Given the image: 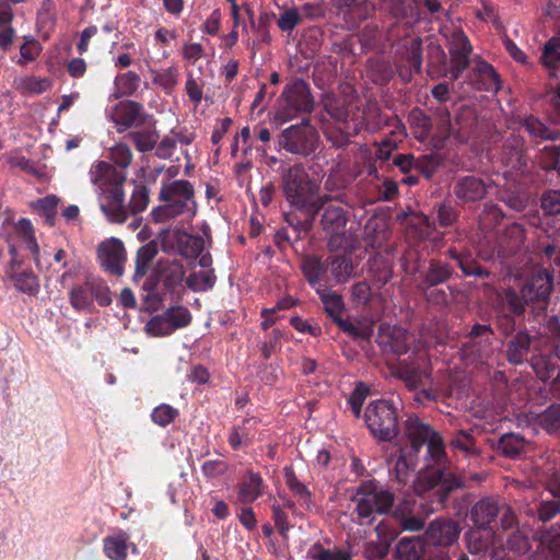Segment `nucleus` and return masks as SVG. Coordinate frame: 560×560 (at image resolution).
<instances>
[{"label":"nucleus","mask_w":560,"mask_h":560,"mask_svg":"<svg viewBox=\"0 0 560 560\" xmlns=\"http://www.w3.org/2000/svg\"><path fill=\"white\" fill-rule=\"evenodd\" d=\"M90 180L100 198L101 211L112 223H124L129 214L144 211L150 202V189L143 184L135 185L129 205H125L124 184L126 174L106 161H97L89 171Z\"/></svg>","instance_id":"1"},{"label":"nucleus","mask_w":560,"mask_h":560,"mask_svg":"<svg viewBox=\"0 0 560 560\" xmlns=\"http://www.w3.org/2000/svg\"><path fill=\"white\" fill-rule=\"evenodd\" d=\"M427 454L436 467L422 471L415 485V491L428 504V512H436L446 508L450 494L465 487V479L445 470L447 454L445 442L439 432L425 442Z\"/></svg>","instance_id":"2"},{"label":"nucleus","mask_w":560,"mask_h":560,"mask_svg":"<svg viewBox=\"0 0 560 560\" xmlns=\"http://www.w3.org/2000/svg\"><path fill=\"white\" fill-rule=\"evenodd\" d=\"M280 188L291 207L305 212L306 223L312 224L316 218L315 201L319 190L318 182L313 178L304 163L280 167Z\"/></svg>","instance_id":"3"},{"label":"nucleus","mask_w":560,"mask_h":560,"mask_svg":"<svg viewBox=\"0 0 560 560\" xmlns=\"http://www.w3.org/2000/svg\"><path fill=\"white\" fill-rule=\"evenodd\" d=\"M352 502H355V513L360 525H372L375 515L390 512L395 494L380 485L376 479L364 480L353 490Z\"/></svg>","instance_id":"4"},{"label":"nucleus","mask_w":560,"mask_h":560,"mask_svg":"<svg viewBox=\"0 0 560 560\" xmlns=\"http://www.w3.org/2000/svg\"><path fill=\"white\" fill-rule=\"evenodd\" d=\"M315 108V100L308 82L295 78L288 82L273 105V119L280 124L290 121L301 115L310 114Z\"/></svg>","instance_id":"5"},{"label":"nucleus","mask_w":560,"mask_h":560,"mask_svg":"<svg viewBox=\"0 0 560 560\" xmlns=\"http://www.w3.org/2000/svg\"><path fill=\"white\" fill-rule=\"evenodd\" d=\"M195 197V189L186 179L163 182L159 191L161 205L154 207L151 219L154 223H165L184 214L188 209V202Z\"/></svg>","instance_id":"6"},{"label":"nucleus","mask_w":560,"mask_h":560,"mask_svg":"<svg viewBox=\"0 0 560 560\" xmlns=\"http://www.w3.org/2000/svg\"><path fill=\"white\" fill-rule=\"evenodd\" d=\"M401 404L392 399H376L365 407L363 419L371 435L382 442H392L399 434Z\"/></svg>","instance_id":"7"},{"label":"nucleus","mask_w":560,"mask_h":560,"mask_svg":"<svg viewBox=\"0 0 560 560\" xmlns=\"http://www.w3.org/2000/svg\"><path fill=\"white\" fill-rule=\"evenodd\" d=\"M319 144V133L308 118L283 129L278 137V145L285 152L307 158L315 153Z\"/></svg>","instance_id":"8"},{"label":"nucleus","mask_w":560,"mask_h":560,"mask_svg":"<svg viewBox=\"0 0 560 560\" xmlns=\"http://www.w3.org/2000/svg\"><path fill=\"white\" fill-rule=\"evenodd\" d=\"M401 267L408 275L420 273V289H431L446 283L455 276L454 268L446 261L431 258L425 270L421 271L420 255L417 252H408L404 255Z\"/></svg>","instance_id":"9"},{"label":"nucleus","mask_w":560,"mask_h":560,"mask_svg":"<svg viewBox=\"0 0 560 560\" xmlns=\"http://www.w3.org/2000/svg\"><path fill=\"white\" fill-rule=\"evenodd\" d=\"M94 300L101 306L112 304V292L105 281L89 275L83 283L74 284L69 292V302L75 311L92 312Z\"/></svg>","instance_id":"10"},{"label":"nucleus","mask_w":560,"mask_h":560,"mask_svg":"<svg viewBox=\"0 0 560 560\" xmlns=\"http://www.w3.org/2000/svg\"><path fill=\"white\" fill-rule=\"evenodd\" d=\"M552 290V275L547 269H540L526 279L522 285L521 295L526 305L539 315L547 311Z\"/></svg>","instance_id":"11"},{"label":"nucleus","mask_w":560,"mask_h":560,"mask_svg":"<svg viewBox=\"0 0 560 560\" xmlns=\"http://www.w3.org/2000/svg\"><path fill=\"white\" fill-rule=\"evenodd\" d=\"M448 448L457 460L467 462L468 467H480L485 462V452L472 430L458 429L451 433Z\"/></svg>","instance_id":"12"},{"label":"nucleus","mask_w":560,"mask_h":560,"mask_svg":"<svg viewBox=\"0 0 560 560\" xmlns=\"http://www.w3.org/2000/svg\"><path fill=\"white\" fill-rule=\"evenodd\" d=\"M314 203L317 208L316 215L320 214L322 231L329 237L343 236L349 221L348 211L343 207L332 203L328 195L318 196Z\"/></svg>","instance_id":"13"},{"label":"nucleus","mask_w":560,"mask_h":560,"mask_svg":"<svg viewBox=\"0 0 560 560\" xmlns=\"http://www.w3.org/2000/svg\"><path fill=\"white\" fill-rule=\"evenodd\" d=\"M447 115V132L459 143L481 140V128L476 110L469 106H462L454 120Z\"/></svg>","instance_id":"14"},{"label":"nucleus","mask_w":560,"mask_h":560,"mask_svg":"<svg viewBox=\"0 0 560 560\" xmlns=\"http://www.w3.org/2000/svg\"><path fill=\"white\" fill-rule=\"evenodd\" d=\"M491 184L490 179L474 174L457 176L452 187L456 205L465 207L480 202L487 197Z\"/></svg>","instance_id":"15"},{"label":"nucleus","mask_w":560,"mask_h":560,"mask_svg":"<svg viewBox=\"0 0 560 560\" xmlns=\"http://www.w3.org/2000/svg\"><path fill=\"white\" fill-rule=\"evenodd\" d=\"M110 117L118 132L143 127L153 119V116L145 112L141 103L131 100L120 101L116 104L112 109Z\"/></svg>","instance_id":"16"},{"label":"nucleus","mask_w":560,"mask_h":560,"mask_svg":"<svg viewBox=\"0 0 560 560\" xmlns=\"http://www.w3.org/2000/svg\"><path fill=\"white\" fill-rule=\"evenodd\" d=\"M97 260L101 268L108 275L121 277L125 272L127 253L122 241L107 238L97 245Z\"/></svg>","instance_id":"17"},{"label":"nucleus","mask_w":560,"mask_h":560,"mask_svg":"<svg viewBox=\"0 0 560 560\" xmlns=\"http://www.w3.org/2000/svg\"><path fill=\"white\" fill-rule=\"evenodd\" d=\"M533 350L534 353L528 360L532 369L541 382L550 381L558 370L557 359H560L558 347L552 342L541 347L535 343Z\"/></svg>","instance_id":"18"},{"label":"nucleus","mask_w":560,"mask_h":560,"mask_svg":"<svg viewBox=\"0 0 560 560\" xmlns=\"http://www.w3.org/2000/svg\"><path fill=\"white\" fill-rule=\"evenodd\" d=\"M300 269L315 293L332 287L327 257L322 259L315 255H306L301 260Z\"/></svg>","instance_id":"19"},{"label":"nucleus","mask_w":560,"mask_h":560,"mask_svg":"<svg viewBox=\"0 0 560 560\" xmlns=\"http://www.w3.org/2000/svg\"><path fill=\"white\" fill-rule=\"evenodd\" d=\"M412 336L401 327L381 326L377 336V345L384 353L401 355L408 352Z\"/></svg>","instance_id":"20"},{"label":"nucleus","mask_w":560,"mask_h":560,"mask_svg":"<svg viewBox=\"0 0 560 560\" xmlns=\"http://www.w3.org/2000/svg\"><path fill=\"white\" fill-rule=\"evenodd\" d=\"M499 156L505 167L523 172L527 167L525 140L518 135L509 136L502 144Z\"/></svg>","instance_id":"21"},{"label":"nucleus","mask_w":560,"mask_h":560,"mask_svg":"<svg viewBox=\"0 0 560 560\" xmlns=\"http://www.w3.org/2000/svg\"><path fill=\"white\" fill-rule=\"evenodd\" d=\"M402 431L415 456L436 432L429 423L421 421L416 413L408 415L402 421Z\"/></svg>","instance_id":"22"},{"label":"nucleus","mask_w":560,"mask_h":560,"mask_svg":"<svg viewBox=\"0 0 560 560\" xmlns=\"http://www.w3.org/2000/svg\"><path fill=\"white\" fill-rule=\"evenodd\" d=\"M490 448L499 456L508 459H520L527 448V440L518 433L508 432L498 439H487Z\"/></svg>","instance_id":"23"},{"label":"nucleus","mask_w":560,"mask_h":560,"mask_svg":"<svg viewBox=\"0 0 560 560\" xmlns=\"http://www.w3.org/2000/svg\"><path fill=\"white\" fill-rule=\"evenodd\" d=\"M471 50L470 42L464 34L453 38L448 62V75L452 81H456L469 66Z\"/></svg>","instance_id":"24"},{"label":"nucleus","mask_w":560,"mask_h":560,"mask_svg":"<svg viewBox=\"0 0 560 560\" xmlns=\"http://www.w3.org/2000/svg\"><path fill=\"white\" fill-rule=\"evenodd\" d=\"M530 547L527 534L516 528L508 534L504 545L492 550L491 558L493 560H513L515 557L526 555Z\"/></svg>","instance_id":"25"},{"label":"nucleus","mask_w":560,"mask_h":560,"mask_svg":"<svg viewBox=\"0 0 560 560\" xmlns=\"http://www.w3.org/2000/svg\"><path fill=\"white\" fill-rule=\"evenodd\" d=\"M460 528L456 521L451 518H435L427 528V539L435 546H451L459 536Z\"/></svg>","instance_id":"26"},{"label":"nucleus","mask_w":560,"mask_h":560,"mask_svg":"<svg viewBox=\"0 0 560 560\" xmlns=\"http://www.w3.org/2000/svg\"><path fill=\"white\" fill-rule=\"evenodd\" d=\"M502 500L495 497H485L470 509L469 517L477 528H487L500 514Z\"/></svg>","instance_id":"27"},{"label":"nucleus","mask_w":560,"mask_h":560,"mask_svg":"<svg viewBox=\"0 0 560 560\" xmlns=\"http://www.w3.org/2000/svg\"><path fill=\"white\" fill-rule=\"evenodd\" d=\"M470 84L478 91L498 92L501 89V79L492 65L479 60L469 75Z\"/></svg>","instance_id":"28"},{"label":"nucleus","mask_w":560,"mask_h":560,"mask_svg":"<svg viewBox=\"0 0 560 560\" xmlns=\"http://www.w3.org/2000/svg\"><path fill=\"white\" fill-rule=\"evenodd\" d=\"M394 374L402 381L405 386L410 390L421 387L423 381L429 376L424 362L407 360L398 362Z\"/></svg>","instance_id":"29"},{"label":"nucleus","mask_w":560,"mask_h":560,"mask_svg":"<svg viewBox=\"0 0 560 560\" xmlns=\"http://www.w3.org/2000/svg\"><path fill=\"white\" fill-rule=\"evenodd\" d=\"M154 270L167 292H174L184 281L185 269L178 260L160 259Z\"/></svg>","instance_id":"30"},{"label":"nucleus","mask_w":560,"mask_h":560,"mask_svg":"<svg viewBox=\"0 0 560 560\" xmlns=\"http://www.w3.org/2000/svg\"><path fill=\"white\" fill-rule=\"evenodd\" d=\"M539 61L550 78L560 79V31L544 44Z\"/></svg>","instance_id":"31"},{"label":"nucleus","mask_w":560,"mask_h":560,"mask_svg":"<svg viewBox=\"0 0 560 560\" xmlns=\"http://www.w3.org/2000/svg\"><path fill=\"white\" fill-rule=\"evenodd\" d=\"M327 258L332 285L347 283L354 272V265L351 256L346 254H336L329 255Z\"/></svg>","instance_id":"32"},{"label":"nucleus","mask_w":560,"mask_h":560,"mask_svg":"<svg viewBox=\"0 0 560 560\" xmlns=\"http://www.w3.org/2000/svg\"><path fill=\"white\" fill-rule=\"evenodd\" d=\"M368 273L377 288H383L393 278V265L390 260L380 253L368 259Z\"/></svg>","instance_id":"33"},{"label":"nucleus","mask_w":560,"mask_h":560,"mask_svg":"<svg viewBox=\"0 0 560 560\" xmlns=\"http://www.w3.org/2000/svg\"><path fill=\"white\" fill-rule=\"evenodd\" d=\"M539 341L533 342L532 338L526 331H518L508 343H506V359L513 365H520L527 360V355L530 347Z\"/></svg>","instance_id":"34"},{"label":"nucleus","mask_w":560,"mask_h":560,"mask_svg":"<svg viewBox=\"0 0 560 560\" xmlns=\"http://www.w3.org/2000/svg\"><path fill=\"white\" fill-rule=\"evenodd\" d=\"M522 127L535 143H539L541 141H557L560 139L559 129L546 125L533 115L523 119Z\"/></svg>","instance_id":"35"},{"label":"nucleus","mask_w":560,"mask_h":560,"mask_svg":"<svg viewBox=\"0 0 560 560\" xmlns=\"http://www.w3.org/2000/svg\"><path fill=\"white\" fill-rule=\"evenodd\" d=\"M264 479L259 472L247 471L238 485L237 499L243 504L255 502L262 493Z\"/></svg>","instance_id":"36"},{"label":"nucleus","mask_w":560,"mask_h":560,"mask_svg":"<svg viewBox=\"0 0 560 560\" xmlns=\"http://www.w3.org/2000/svg\"><path fill=\"white\" fill-rule=\"evenodd\" d=\"M18 237L24 243L25 247L31 252L36 268L42 267L39 257V245L35 237V231L32 222L26 219H20L14 225Z\"/></svg>","instance_id":"37"},{"label":"nucleus","mask_w":560,"mask_h":560,"mask_svg":"<svg viewBox=\"0 0 560 560\" xmlns=\"http://www.w3.org/2000/svg\"><path fill=\"white\" fill-rule=\"evenodd\" d=\"M14 289L28 296H36L40 290V283L38 276L31 269L26 268L18 273L11 275L8 279Z\"/></svg>","instance_id":"38"},{"label":"nucleus","mask_w":560,"mask_h":560,"mask_svg":"<svg viewBox=\"0 0 560 560\" xmlns=\"http://www.w3.org/2000/svg\"><path fill=\"white\" fill-rule=\"evenodd\" d=\"M427 63L428 73L431 77L440 78L448 75L447 56L440 45L430 43L427 46Z\"/></svg>","instance_id":"39"},{"label":"nucleus","mask_w":560,"mask_h":560,"mask_svg":"<svg viewBox=\"0 0 560 560\" xmlns=\"http://www.w3.org/2000/svg\"><path fill=\"white\" fill-rule=\"evenodd\" d=\"M425 552L423 540L416 537H404L398 540L395 547L397 560H422Z\"/></svg>","instance_id":"40"},{"label":"nucleus","mask_w":560,"mask_h":560,"mask_svg":"<svg viewBox=\"0 0 560 560\" xmlns=\"http://www.w3.org/2000/svg\"><path fill=\"white\" fill-rule=\"evenodd\" d=\"M128 539L129 536L122 530L106 536L103 539V551L106 557L110 560H126L128 555Z\"/></svg>","instance_id":"41"},{"label":"nucleus","mask_w":560,"mask_h":560,"mask_svg":"<svg viewBox=\"0 0 560 560\" xmlns=\"http://www.w3.org/2000/svg\"><path fill=\"white\" fill-rule=\"evenodd\" d=\"M389 13L397 20L413 24L420 21V10L418 0H392Z\"/></svg>","instance_id":"42"},{"label":"nucleus","mask_w":560,"mask_h":560,"mask_svg":"<svg viewBox=\"0 0 560 560\" xmlns=\"http://www.w3.org/2000/svg\"><path fill=\"white\" fill-rule=\"evenodd\" d=\"M527 514L537 522L549 523L560 515V499H540Z\"/></svg>","instance_id":"43"},{"label":"nucleus","mask_w":560,"mask_h":560,"mask_svg":"<svg viewBox=\"0 0 560 560\" xmlns=\"http://www.w3.org/2000/svg\"><path fill=\"white\" fill-rule=\"evenodd\" d=\"M158 253L159 245L155 241H150L138 249L136 257V268L132 278L135 282H138L148 273L151 262Z\"/></svg>","instance_id":"44"},{"label":"nucleus","mask_w":560,"mask_h":560,"mask_svg":"<svg viewBox=\"0 0 560 560\" xmlns=\"http://www.w3.org/2000/svg\"><path fill=\"white\" fill-rule=\"evenodd\" d=\"M324 305V311L332 323L336 318H341L346 310V304L341 294L331 290V288L324 289L316 293Z\"/></svg>","instance_id":"45"},{"label":"nucleus","mask_w":560,"mask_h":560,"mask_svg":"<svg viewBox=\"0 0 560 560\" xmlns=\"http://www.w3.org/2000/svg\"><path fill=\"white\" fill-rule=\"evenodd\" d=\"M324 110L337 122L349 124L350 109L345 98L334 94H325L322 100Z\"/></svg>","instance_id":"46"},{"label":"nucleus","mask_w":560,"mask_h":560,"mask_svg":"<svg viewBox=\"0 0 560 560\" xmlns=\"http://www.w3.org/2000/svg\"><path fill=\"white\" fill-rule=\"evenodd\" d=\"M246 12L250 20V26L253 31L256 33L257 39L262 44H270L272 37L270 34V27L272 22L276 19V14L273 12H261L258 19L254 20V12L249 7H246Z\"/></svg>","instance_id":"47"},{"label":"nucleus","mask_w":560,"mask_h":560,"mask_svg":"<svg viewBox=\"0 0 560 560\" xmlns=\"http://www.w3.org/2000/svg\"><path fill=\"white\" fill-rule=\"evenodd\" d=\"M536 162L541 170L560 178V145L548 144L539 149Z\"/></svg>","instance_id":"48"},{"label":"nucleus","mask_w":560,"mask_h":560,"mask_svg":"<svg viewBox=\"0 0 560 560\" xmlns=\"http://www.w3.org/2000/svg\"><path fill=\"white\" fill-rule=\"evenodd\" d=\"M140 83L141 78L135 71L129 70L117 74L114 80L115 98L132 96L138 91Z\"/></svg>","instance_id":"49"},{"label":"nucleus","mask_w":560,"mask_h":560,"mask_svg":"<svg viewBox=\"0 0 560 560\" xmlns=\"http://www.w3.org/2000/svg\"><path fill=\"white\" fill-rule=\"evenodd\" d=\"M126 138H128L135 144V148L140 153H145L152 151L159 139V131L155 129H144L129 132Z\"/></svg>","instance_id":"50"},{"label":"nucleus","mask_w":560,"mask_h":560,"mask_svg":"<svg viewBox=\"0 0 560 560\" xmlns=\"http://www.w3.org/2000/svg\"><path fill=\"white\" fill-rule=\"evenodd\" d=\"M538 247L541 262L559 268L558 279L560 283V240L548 236L546 241L539 242Z\"/></svg>","instance_id":"51"},{"label":"nucleus","mask_w":560,"mask_h":560,"mask_svg":"<svg viewBox=\"0 0 560 560\" xmlns=\"http://www.w3.org/2000/svg\"><path fill=\"white\" fill-rule=\"evenodd\" d=\"M179 254L185 258H197L203 250V240L186 232L177 235Z\"/></svg>","instance_id":"52"},{"label":"nucleus","mask_w":560,"mask_h":560,"mask_svg":"<svg viewBox=\"0 0 560 560\" xmlns=\"http://www.w3.org/2000/svg\"><path fill=\"white\" fill-rule=\"evenodd\" d=\"M359 128L357 125L350 126L346 124L342 128H332L325 132L327 141L331 143L336 149H345L350 143V138L357 136Z\"/></svg>","instance_id":"53"},{"label":"nucleus","mask_w":560,"mask_h":560,"mask_svg":"<svg viewBox=\"0 0 560 560\" xmlns=\"http://www.w3.org/2000/svg\"><path fill=\"white\" fill-rule=\"evenodd\" d=\"M58 202L59 199L56 195H48L34 201L32 206L44 217V222L46 225L54 226L57 215Z\"/></svg>","instance_id":"54"},{"label":"nucleus","mask_w":560,"mask_h":560,"mask_svg":"<svg viewBox=\"0 0 560 560\" xmlns=\"http://www.w3.org/2000/svg\"><path fill=\"white\" fill-rule=\"evenodd\" d=\"M334 324H336L343 334L355 340H370L373 335V328L370 325H357L348 318H336Z\"/></svg>","instance_id":"55"},{"label":"nucleus","mask_w":560,"mask_h":560,"mask_svg":"<svg viewBox=\"0 0 560 560\" xmlns=\"http://www.w3.org/2000/svg\"><path fill=\"white\" fill-rule=\"evenodd\" d=\"M152 82L159 85L166 94H171L178 84L179 72L176 67L152 71Z\"/></svg>","instance_id":"56"},{"label":"nucleus","mask_w":560,"mask_h":560,"mask_svg":"<svg viewBox=\"0 0 560 560\" xmlns=\"http://www.w3.org/2000/svg\"><path fill=\"white\" fill-rule=\"evenodd\" d=\"M457 267L460 269L465 277L487 279L491 275V272L487 268L482 267L478 260L474 258L469 253L464 255Z\"/></svg>","instance_id":"57"},{"label":"nucleus","mask_w":560,"mask_h":560,"mask_svg":"<svg viewBox=\"0 0 560 560\" xmlns=\"http://www.w3.org/2000/svg\"><path fill=\"white\" fill-rule=\"evenodd\" d=\"M108 159L122 172L132 163L133 153L127 143L119 142L109 149Z\"/></svg>","instance_id":"58"},{"label":"nucleus","mask_w":560,"mask_h":560,"mask_svg":"<svg viewBox=\"0 0 560 560\" xmlns=\"http://www.w3.org/2000/svg\"><path fill=\"white\" fill-rule=\"evenodd\" d=\"M540 209L546 217L560 220V190L548 189L540 197Z\"/></svg>","instance_id":"59"},{"label":"nucleus","mask_w":560,"mask_h":560,"mask_svg":"<svg viewBox=\"0 0 560 560\" xmlns=\"http://www.w3.org/2000/svg\"><path fill=\"white\" fill-rule=\"evenodd\" d=\"M217 277L213 270L210 271H198L191 273L187 280L186 284L189 289L194 291H207L214 287Z\"/></svg>","instance_id":"60"},{"label":"nucleus","mask_w":560,"mask_h":560,"mask_svg":"<svg viewBox=\"0 0 560 560\" xmlns=\"http://www.w3.org/2000/svg\"><path fill=\"white\" fill-rule=\"evenodd\" d=\"M179 416V410L168 404H161L153 408L150 417L151 420L159 427L165 428L173 423Z\"/></svg>","instance_id":"61"},{"label":"nucleus","mask_w":560,"mask_h":560,"mask_svg":"<svg viewBox=\"0 0 560 560\" xmlns=\"http://www.w3.org/2000/svg\"><path fill=\"white\" fill-rule=\"evenodd\" d=\"M283 477L285 480V485L295 497H298L299 499L311 498V491L305 486V483L299 480L292 466H285L283 468Z\"/></svg>","instance_id":"62"},{"label":"nucleus","mask_w":560,"mask_h":560,"mask_svg":"<svg viewBox=\"0 0 560 560\" xmlns=\"http://www.w3.org/2000/svg\"><path fill=\"white\" fill-rule=\"evenodd\" d=\"M481 528L469 530L465 534L466 546L470 552V557H478L485 553L489 546V540L480 532Z\"/></svg>","instance_id":"63"},{"label":"nucleus","mask_w":560,"mask_h":560,"mask_svg":"<svg viewBox=\"0 0 560 560\" xmlns=\"http://www.w3.org/2000/svg\"><path fill=\"white\" fill-rule=\"evenodd\" d=\"M540 427L548 433L560 430V404L550 405L539 417Z\"/></svg>","instance_id":"64"}]
</instances>
